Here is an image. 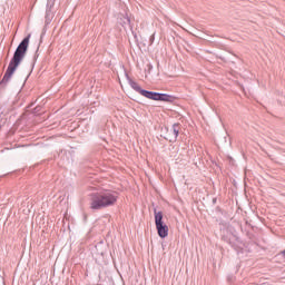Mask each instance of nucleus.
Segmentation results:
<instances>
[{
    "label": "nucleus",
    "instance_id": "nucleus-1",
    "mask_svg": "<svg viewBox=\"0 0 285 285\" xmlns=\"http://www.w3.org/2000/svg\"><path fill=\"white\" fill-rule=\"evenodd\" d=\"M29 45H30V35L23 38V40L17 47L13 53V57L11 58L9 66L4 72V76L0 81V88H6L8 86L17 68H19L23 59H26V53L28 52Z\"/></svg>",
    "mask_w": 285,
    "mask_h": 285
},
{
    "label": "nucleus",
    "instance_id": "nucleus-2",
    "mask_svg": "<svg viewBox=\"0 0 285 285\" xmlns=\"http://www.w3.org/2000/svg\"><path fill=\"white\" fill-rule=\"evenodd\" d=\"M119 199V195L115 190L102 189L90 194V209L91 210H102V208H110L115 206Z\"/></svg>",
    "mask_w": 285,
    "mask_h": 285
},
{
    "label": "nucleus",
    "instance_id": "nucleus-3",
    "mask_svg": "<svg viewBox=\"0 0 285 285\" xmlns=\"http://www.w3.org/2000/svg\"><path fill=\"white\" fill-rule=\"evenodd\" d=\"M154 215L158 237H160L161 239H166V236L168 235V225H166L164 222V213L157 212V209H155Z\"/></svg>",
    "mask_w": 285,
    "mask_h": 285
},
{
    "label": "nucleus",
    "instance_id": "nucleus-4",
    "mask_svg": "<svg viewBox=\"0 0 285 285\" xmlns=\"http://www.w3.org/2000/svg\"><path fill=\"white\" fill-rule=\"evenodd\" d=\"M179 130H181V125L179 122L174 124L170 129H167L165 139L170 144H175L179 137Z\"/></svg>",
    "mask_w": 285,
    "mask_h": 285
},
{
    "label": "nucleus",
    "instance_id": "nucleus-5",
    "mask_svg": "<svg viewBox=\"0 0 285 285\" xmlns=\"http://www.w3.org/2000/svg\"><path fill=\"white\" fill-rule=\"evenodd\" d=\"M151 100L167 101V104H173V101H175V97L168 94H159V92L153 91Z\"/></svg>",
    "mask_w": 285,
    "mask_h": 285
},
{
    "label": "nucleus",
    "instance_id": "nucleus-6",
    "mask_svg": "<svg viewBox=\"0 0 285 285\" xmlns=\"http://www.w3.org/2000/svg\"><path fill=\"white\" fill-rule=\"evenodd\" d=\"M128 83H129L130 88H132V90H135L136 92L141 95V91L144 89H141V87L139 86V83H137V81L132 80V78H128Z\"/></svg>",
    "mask_w": 285,
    "mask_h": 285
},
{
    "label": "nucleus",
    "instance_id": "nucleus-7",
    "mask_svg": "<svg viewBox=\"0 0 285 285\" xmlns=\"http://www.w3.org/2000/svg\"><path fill=\"white\" fill-rule=\"evenodd\" d=\"M153 92H154V91H149V90L142 89V90L140 91V95H141L142 97H146V99H153Z\"/></svg>",
    "mask_w": 285,
    "mask_h": 285
},
{
    "label": "nucleus",
    "instance_id": "nucleus-8",
    "mask_svg": "<svg viewBox=\"0 0 285 285\" xmlns=\"http://www.w3.org/2000/svg\"><path fill=\"white\" fill-rule=\"evenodd\" d=\"M51 22H52V14L50 12H47L45 23L46 26H50Z\"/></svg>",
    "mask_w": 285,
    "mask_h": 285
},
{
    "label": "nucleus",
    "instance_id": "nucleus-9",
    "mask_svg": "<svg viewBox=\"0 0 285 285\" xmlns=\"http://www.w3.org/2000/svg\"><path fill=\"white\" fill-rule=\"evenodd\" d=\"M149 41H150V43H154V42H155V33H153V35L150 36Z\"/></svg>",
    "mask_w": 285,
    "mask_h": 285
},
{
    "label": "nucleus",
    "instance_id": "nucleus-10",
    "mask_svg": "<svg viewBox=\"0 0 285 285\" xmlns=\"http://www.w3.org/2000/svg\"><path fill=\"white\" fill-rule=\"evenodd\" d=\"M148 68H149V71H150V69L153 68V65H148Z\"/></svg>",
    "mask_w": 285,
    "mask_h": 285
}]
</instances>
